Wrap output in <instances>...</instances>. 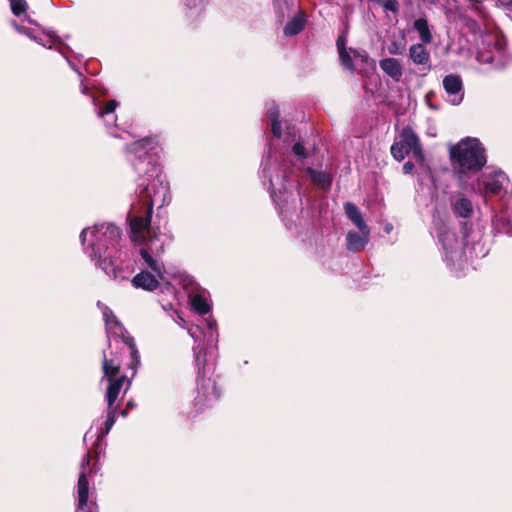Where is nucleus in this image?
<instances>
[{
    "label": "nucleus",
    "instance_id": "obj_1",
    "mask_svg": "<svg viewBox=\"0 0 512 512\" xmlns=\"http://www.w3.org/2000/svg\"><path fill=\"white\" fill-rule=\"evenodd\" d=\"M155 148L156 143L151 138H143L129 146V152L136 157L133 165L140 174V192L138 202L132 203L127 219L130 224L131 240L142 245L138 260L141 269L165 277L166 268L161 260L164 241L150 223L153 206H164L170 200V194L165 176L151 157Z\"/></svg>",
    "mask_w": 512,
    "mask_h": 512
},
{
    "label": "nucleus",
    "instance_id": "obj_2",
    "mask_svg": "<svg viewBox=\"0 0 512 512\" xmlns=\"http://www.w3.org/2000/svg\"><path fill=\"white\" fill-rule=\"evenodd\" d=\"M80 239L85 246L86 254L99 265L106 275L114 279H126L116 264L120 241V230L117 226L112 223L96 224L83 229Z\"/></svg>",
    "mask_w": 512,
    "mask_h": 512
},
{
    "label": "nucleus",
    "instance_id": "obj_3",
    "mask_svg": "<svg viewBox=\"0 0 512 512\" xmlns=\"http://www.w3.org/2000/svg\"><path fill=\"white\" fill-rule=\"evenodd\" d=\"M449 154L452 164L464 186V177L476 173L486 164L485 149L476 138H466L456 145H451Z\"/></svg>",
    "mask_w": 512,
    "mask_h": 512
},
{
    "label": "nucleus",
    "instance_id": "obj_4",
    "mask_svg": "<svg viewBox=\"0 0 512 512\" xmlns=\"http://www.w3.org/2000/svg\"><path fill=\"white\" fill-rule=\"evenodd\" d=\"M410 152L418 166L419 178L421 176H430L431 169L426 163L425 155L420 145V140L411 128L406 127L401 131L398 138L391 146V154L395 160L400 162Z\"/></svg>",
    "mask_w": 512,
    "mask_h": 512
},
{
    "label": "nucleus",
    "instance_id": "obj_5",
    "mask_svg": "<svg viewBox=\"0 0 512 512\" xmlns=\"http://www.w3.org/2000/svg\"><path fill=\"white\" fill-rule=\"evenodd\" d=\"M439 242L441 243L444 260L447 265L456 272H461L467 266L465 258L463 241L458 238L455 231L448 227H443L438 233Z\"/></svg>",
    "mask_w": 512,
    "mask_h": 512
},
{
    "label": "nucleus",
    "instance_id": "obj_6",
    "mask_svg": "<svg viewBox=\"0 0 512 512\" xmlns=\"http://www.w3.org/2000/svg\"><path fill=\"white\" fill-rule=\"evenodd\" d=\"M103 373L104 378L108 381L106 390L107 406H116L115 402L122 393L123 395L131 386L130 380L125 375L120 374V365L114 359H108L106 354L103 355Z\"/></svg>",
    "mask_w": 512,
    "mask_h": 512
},
{
    "label": "nucleus",
    "instance_id": "obj_7",
    "mask_svg": "<svg viewBox=\"0 0 512 512\" xmlns=\"http://www.w3.org/2000/svg\"><path fill=\"white\" fill-rule=\"evenodd\" d=\"M101 310L103 319L105 321L106 332L108 338L111 336L116 338H120L121 341L128 347L131 355V368L136 370V368L140 365V356L138 350L136 348L133 337H131L121 322L117 319L114 313L105 305H102L100 302L97 304Z\"/></svg>",
    "mask_w": 512,
    "mask_h": 512
},
{
    "label": "nucleus",
    "instance_id": "obj_8",
    "mask_svg": "<svg viewBox=\"0 0 512 512\" xmlns=\"http://www.w3.org/2000/svg\"><path fill=\"white\" fill-rule=\"evenodd\" d=\"M483 44L484 47L477 54L478 61L496 67L504 66L508 60L505 55V41L497 35H488Z\"/></svg>",
    "mask_w": 512,
    "mask_h": 512
},
{
    "label": "nucleus",
    "instance_id": "obj_9",
    "mask_svg": "<svg viewBox=\"0 0 512 512\" xmlns=\"http://www.w3.org/2000/svg\"><path fill=\"white\" fill-rule=\"evenodd\" d=\"M508 183L509 179L506 174L501 170H497L482 174L478 179L477 186L472 185L471 190L474 192L478 191L484 195H499L506 189Z\"/></svg>",
    "mask_w": 512,
    "mask_h": 512
},
{
    "label": "nucleus",
    "instance_id": "obj_10",
    "mask_svg": "<svg viewBox=\"0 0 512 512\" xmlns=\"http://www.w3.org/2000/svg\"><path fill=\"white\" fill-rule=\"evenodd\" d=\"M90 463V455L87 454L83 459L81 464V472L78 479L77 484V495H78V512H93L92 509L88 507V493H89V483L87 480V473L85 470V466Z\"/></svg>",
    "mask_w": 512,
    "mask_h": 512
},
{
    "label": "nucleus",
    "instance_id": "obj_11",
    "mask_svg": "<svg viewBox=\"0 0 512 512\" xmlns=\"http://www.w3.org/2000/svg\"><path fill=\"white\" fill-rule=\"evenodd\" d=\"M219 397L220 391L218 390L214 380L210 378H199L196 405L204 407L206 404L216 401Z\"/></svg>",
    "mask_w": 512,
    "mask_h": 512
},
{
    "label": "nucleus",
    "instance_id": "obj_12",
    "mask_svg": "<svg viewBox=\"0 0 512 512\" xmlns=\"http://www.w3.org/2000/svg\"><path fill=\"white\" fill-rule=\"evenodd\" d=\"M13 27L21 34H25L27 37L33 39L38 44L49 49L55 48L61 43L59 37H57L52 31L43 33V36L35 35L34 32L26 27H23L16 22H12Z\"/></svg>",
    "mask_w": 512,
    "mask_h": 512
},
{
    "label": "nucleus",
    "instance_id": "obj_13",
    "mask_svg": "<svg viewBox=\"0 0 512 512\" xmlns=\"http://www.w3.org/2000/svg\"><path fill=\"white\" fill-rule=\"evenodd\" d=\"M165 280L164 276H157L148 270H141L132 279V285L135 288H141L146 291H154L160 286V281Z\"/></svg>",
    "mask_w": 512,
    "mask_h": 512
},
{
    "label": "nucleus",
    "instance_id": "obj_14",
    "mask_svg": "<svg viewBox=\"0 0 512 512\" xmlns=\"http://www.w3.org/2000/svg\"><path fill=\"white\" fill-rule=\"evenodd\" d=\"M349 231L346 235V247L349 251L359 252L364 250L370 240V228Z\"/></svg>",
    "mask_w": 512,
    "mask_h": 512
},
{
    "label": "nucleus",
    "instance_id": "obj_15",
    "mask_svg": "<svg viewBox=\"0 0 512 512\" xmlns=\"http://www.w3.org/2000/svg\"><path fill=\"white\" fill-rule=\"evenodd\" d=\"M443 87L449 95L450 102L453 105H458L463 100L462 93V80L457 75H448L443 79Z\"/></svg>",
    "mask_w": 512,
    "mask_h": 512
},
{
    "label": "nucleus",
    "instance_id": "obj_16",
    "mask_svg": "<svg viewBox=\"0 0 512 512\" xmlns=\"http://www.w3.org/2000/svg\"><path fill=\"white\" fill-rule=\"evenodd\" d=\"M380 69L394 82H399L403 76V67L399 59L387 57L379 61Z\"/></svg>",
    "mask_w": 512,
    "mask_h": 512
},
{
    "label": "nucleus",
    "instance_id": "obj_17",
    "mask_svg": "<svg viewBox=\"0 0 512 512\" xmlns=\"http://www.w3.org/2000/svg\"><path fill=\"white\" fill-rule=\"evenodd\" d=\"M409 58L416 65L429 66L430 54L423 44H413L409 48Z\"/></svg>",
    "mask_w": 512,
    "mask_h": 512
},
{
    "label": "nucleus",
    "instance_id": "obj_18",
    "mask_svg": "<svg viewBox=\"0 0 512 512\" xmlns=\"http://www.w3.org/2000/svg\"><path fill=\"white\" fill-rule=\"evenodd\" d=\"M352 56L346 51V49H342L339 52V59L341 64L348 70H353L354 62H366L368 60V55L366 52H358L355 50H351Z\"/></svg>",
    "mask_w": 512,
    "mask_h": 512
},
{
    "label": "nucleus",
    "instance_id": "obj_19",
    "mask_svg": "<svg viewBox=\"0 0 512 512\" xmlns=\"http://www.w3.org/2000/svg\"><path fill=\"white\" fill-rule=\"evenodd\" d=\"M344 211L347 218L357 227V229L369 228L363 218L362 212L355 204L346 202L344 204Z\"/></svg>",
    "mask_w": 512,
    "mask_h": 512
},
{
    "label": "nucleus",
    "instance_id": "obj_20",
    "mask_svg": "<svg viewBox=\"0 0 512 512\" xmlns=\"http://www.w3.org/2000/svg\"><path fill=\"white\" fill-rule=\"evenodd\" d=\"M306 25V16L304 13H297L284 27L286 36H295L300 33Z\"/></svg>",
    "mask_w": 512,
    "mask_h": 512
},
{
    "label": "nucleus",
    "instance_id": "obj_21",
    "mask_svg": "<svg viewBox=\"0 0 512 512\" xmlns=\"http://www.w3.org/2000/svg\"><path fill=\"white\" fill-rule=\"evenodd\" d=\"M451 205L454 214L463 218L470 217L473 212V206L471 201L463 196H460L457 199H455Z\"/></svg>",
    "mask_w": 512,
    "mask_h": 512
},
{
    "label": "nucleus",
    "instance_id": "obj_22",
    "mask_svg": "<svg viewBox=\"0 0 512 512\" xmlns=\"http://www.w3.org/2000/svg\"><path fill=\"white\" fill-rule=\"evenodd\" d=\"M271 167H270V159H266L263 164V175L264 177L269 179V190L271 192V195L273 196L276 193V190H279L281 192L280 187L282 185L283 178L279 175H276L275 177L272 176L270 173Z\"/></svg>",
    "mask_w": 512,
    "mask_h": 512
},
{
    "label": "nucleus",
    "instance_id": "obj_23",
    "mask_svg": "<svg viewBox=\"0 0 512 512\" xmlns=\"http://www.w3.org/2000/svg\"><path fill=\"white\" fill-rule=\"evenodd\" d=\"M307 173L310 176L312 182L321 189H327L330 187L332 179L326 172L316 171L312 168H308Z\"/></svg>",
    "mask_w": 512,
    "mask_h": 512
},
{
    "label": "nucleus",
    "instance_id": "obj_24",
    "mask_svg": "<svg viewBox=\"0 0 512 512\" xmlns=\"http://www.w3.org/2000/svg\"><path fill=\"white\" fill-rule=\"evenodd\" d=\"M280 116V112L278 107L273 103L268 109H267V117L271 123V131L275 137L281 136V124L278 121V118Z\"/></svg>",
    "mask_w": 512,
    "mask_h": 512
},
{
    "label": "nucleus",
    "instance_id": "obj_25",
    "mask_svg": "<svg viewBox=\"0 0 512 512\" xmlns=\"http://www.w3.org/2000/svg\"><path fill=\"white\" fill-rule=\"evenodd\" d=\"M190 303L192 308L200 314H206L210 311V304L202 294H191Z\"/></svg>",
    "mask_w": 512,
    "mask_h": 512
},
{
    "label": "nucleus",
    "instance_id": "obj_26",
    "mask_svg": "<svg viewBox=\"0 0 512 512\" xmlns=\"http://www.w3.org/2000/svg\"><path fill=\"white\" fill-rule=\"evenodd\" d=\"M414 28L419 33L420 39L423 43L429 44L432 41V35L430 33L429 25L426 19H417L414 22Z\"/></svg>",
    "mask_w": 512,
    "mask_h": 512
},
{
    "label": "nucleus",
    "instance_id": "obj_27",
    "mask_svg": "<svg viewBox=\"0 0 512 512\" xmlns=\"http://www.w3.org/2000/svg\"><path fill=\"white\" fill-rule=\"evenodd\" d=\"M118 406L108 407L107 409V419L105 422V428L101 430V432L98 434V439L103 438L106 436L111 428L113 427L115 421H116V410Z\"/></svg>",
    "mask_w": 512,
    "mask_h": 512
},
{
    "label": "nucleus",
    "instance_id": "obj_28",
    "mask_svg": "<svg viewBox=\"0 0 512 512\" xmlns=\"http://www.w3.org/2000/svg\"><path fill=\"white\" fill-rule=\"evenodd\" d=\"M205 0H185V6L188 8V16L196 18L204 9Z\"/></svg>",
    "mask_w": 512,
    "mask_h": 512
},
{
    "label": "nucleus",
    "instance_id": "obj_29",
    "mask_svg": "<svg viewBox=\"0 0 512 512\" xmlns=\"http://www.w3.org/2000/svg\"><path fill=\"white\" fill-rule=\"evenodd\" d=\"M118 106V102L116 100L108 101L102 108H100L97 112L100 118L110 117L112 122L116 120V116L114 115L115 109Z\"/></svg>",
    "mask_w": 512,
    "mask_h": 512
},
{
    "label": "nucleus",
    "instance_id": "obj_30",
    "mask_svg": "<svg viewBox=\"0 0 512 512\" xmlns=\"http://www.w3.org/2000/svg\"><path fill=\"white\" fill-rule=\"evenodd\" d=\"M10 5L13 14L16 16L26 12L27 3L25 0H10Z\"/></svg>",
    "mask_w": 512,
    "mask_h": 512
},
{
    "label": "nucleus",
    "instance_id": "obj_31",
    "mask_svg": "<svg viewBox=\"0 0 512 512\" xmlns=\"http://www.w3.org/2000/svg\"><path fill=\"white\" fill-rule=\"evenodd\" d=\"M387 51L390 55H402L405 51V44L397 41H392L388 44Z\"/></svg>",
    "mask_w": 512,
    "mask_h": 512
},
{
    "label": "nucleus",
    "instance_id": "obj_32",
    "mask_svg": "<svg viewBox=\"0 0 512 512\" xmlns=\"http://www.w3.org/2000/svg\"><path fill=\"white\" fill-rule=\"evenodd\" d=\"M379 3L386 11L397 13L399 10V3L397 0H381Z\"/></svg>",
    "mask_w": 512,
    "mask_h": 512
},
{
    "label": "nucleus",
    "instance_id": "obj_33",
    "mask_svg": "<svg viewBox=\"0 0 512 512\" xmlns=\"http://www.w3.org/2000/svg\"><path fill=\"white\" fill-rule=\"evenodd\" d=\"M206 324H207V327L208 329L210 330V338H211V341H217L218 340V334H217V331H216V326H217V323L214 319L212 318H208L206 320Z\"/></svg>",
    "mask_w": 512,
    "mask_h": 512
},
{
    "label": "nucleus",
    "instance_id": "obj_34",
    "mask_svg": "<svg viewBox=\"0 0 512 512\" xmlns=\"http://www.w3.org/2000/svg\"><path fill=\"white\" fill-rule=\"evenodd\" d=\"M292 150L295 156H297L299 159H304L307 157L306 150L300 142L295 143Z\"/></svg>",
    "mask_w": 512,
    "mask_h": 512
},
{
    "label": "nucleus",
    "instance_id": "obj_35",
    "mask_svg": "<svg viewBox=\"0 0 512 512\" xmlns=\"http://www.w3.org/2000/svg\"><path fill=\"white\" fill-rule=\"evenodd\" d=\"M415 165L413 162L411 161H407L404 165H403V173L404 174H411L413 169H414Z\"/></svg>",
    "mask_w": 512,
    "mask_h": 512
},
{
    "label": "nucleus",
    "instance_id": "obj_36",
    "mask_svg": "<svg viewBox=\"0 0 512 512\" xmlns=\"http://www.w3.org/2000/svg\"><path fill=\"white\" fill-rule=\"evenodd\" d=\"M337 47L338 52H340L342 49H345V40L342 36H340L337 40Z\"/></svg>",
    "mask_w": 512,
    "mask_h": 512
},
{
    "label": "nucleus",
    "instance_id": "obj_37",
    "mask_svg": "<svg viewBox=\"0 0 512 512\" xmlns=\"http://www.w3.org/2000/svg\"><path fill=\"white\" fill-rule=\"evenodd\" d=\"M194 353H195L196 364H197V366H200V364H201L200 356H199V354L196 352V349H194Z\"/></svg>",
    "mask_w": 512,
    "mask_h": 512
},
{
    "label": "nucleus",
    "instance_id": "obj_38",
    "mask_svg": "<svg viewBox=\"0 0 512 512\" xmlns=\"http://www.w3.org/2000/svg\"><path fill=\"white\" fill-rule=\"evenodd\" d=\"M391 230H392V225L387 224V225L385 226V231H386L387 233H389Z\"/></svg>",
    "mask_w": 512,
    "mask_h": 512
},
{
    "label": "nucleus",
    "instance_id": "obj_39",
    "mask_svg": "<svg viewBox=\"0 0 512 512\" xmlns=\"http://www.w3.org/2000/svg\"><path fill=\"white\" fill-rule=\"evenodd\" d=\"M133 407H134V404L132 403V401H129V402L127 403V408H128V409H132Z\"/></svg>",
    "mask_w": 512,
    "mask_h": 512
},
{
    "label": "nucleus",
    "instance_id": "obj_40",
    "mask_svg": "<svg viewBox=\"0 0 512 512\" xmlns=\"http://www.w3.org/2000/svg\"><path fill=\"white\" fill-rule=\"evenodd\" d=\"M188 332L195 339V334H194L193 329H189Z\"/></svg>",
    "mask_w": 512,
    "mask_h": 512
},
{
    "label": "nucleus",
    "instance_id": "obj_41",
    "mask_svg": "<svg viewBox=\"0 0 512 512\" xmlns=\"http://www.w3.org/2000/svg\"><path fill=\"white\" fill-rule=\"evenodd\" d=\"M82 93H83V94H86V93H87V87H86V86H83V88H82Z\"/></svg>",
    "mask_w": 512,
    "mask_h": 512
},
{
    "label": "nucleus",
    "instance_id": "obj_42",
    "mask_svg": "<svg viewBox=\"0 0 512 512\" xmlns=\"http://www.w3.org/2000/svg\"><path fill=\"white\" fill-rule=\"evenodd\" d=\"M121 415H122L123 417H126V415H127V411H126V410H123V411L121 412Z\"/></svg>",
    "mask_w": 512,
    "mask_h": 512
},
{
    "label": "nucleus",
    "instance_id": "obj_43",
    "mask_svg": "<svg viewBox=\"0 0 512 512\" xmlns=\"http://www.w3.org/2000/svg\"><path fill=\"white\" fill-rule=\"evenodd\" d=\"M25 19H26L27 21H29L30 23H34V21H33V20H31V19H30L29 17H27V16H25Z\"/></svg>",
    "mask_w": 512,
    "mask_h": 512
}]
</instances>
